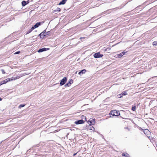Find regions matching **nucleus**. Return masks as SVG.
<instances>
[{
    "label": "nucleus",
    "mask_w": 157,
    "mask_h": 157,
    "mask_svg": "<svg viewBox=\"0 0 157 157\" xmlns=\"http://www.w3.org/2000/svg\"><path fill=\"white\" fill-rule=\"evenodd\" d=\"M57 11H60V9L59 8H57Z\"/></svg>",
    "instance_id": "nucleus-24"
},
{
    "label": "nucleus",
    "mask_w": 157,
    "mask_h": 157,
    "mask_svg": "<svg viewBox=\"0 0 157 157\" xmlns=\"http://www.w3.org/2000/svg\"><path fill=\"white\" fill-rule=\"evenodd\" d=\"M103 56L102 54H101L100 52H98L95 53L94 55V56L95 58H98L101 57Z\"/></svg>",
    "instance_id": "nucleus-2"
},
{
    "label": "nucleus",
    "mask_w": 157,
    "mask_h": 157,
    "mask_svg": "<svg viewBox=\"0 0 157 157\" xmlns=\"http://www.w3.org/2000/svg\"><path fill=\"white\" fill-rule=\"evenodd\" d=\"M1 71L2 72V73L3 74H4L5 73V72L4 71V70L3 69H2L1 70Z\"/></svg>",
    "instance_id": "nucleus-23"
},
{
    "label": "nucleus",
    "mask_w": 157,
    "mask_h": 157,
    "mask_svg": "<svg viewBox=\"0 0 157 157\" xmlns=\"http://www.w3.org/2000/svg\"><path fill=\"white\" fill-rule=\"evenodd\" d=\"M125 156V157H129V155L128 154H126Z\"/></svg>",
    "instance_id": "nucleus-25"
},
{
    "label": "nucleus",
    "mask_w": 157,
    "mask_h": 157,
    "mask_svg": "<svg viewBox=\"0 0 157 157\" xmlns=\"http://www.w3.org/2000/svg\"><path fill=\"white\" fill-rule=\"evenodd\" d=\"M135 109H136V107L135 106L132 107V110H133V111H135Z\"/></svg>",
    "instance_id": "nucleus-21"
},
{
    "label": "nucleus",
    "mask_w": 157,
    "mask_h": 157,
    "mask_svg": "<svg viewBox=\"0 0 157 157\" xmlns=\"http://www.w3.org/2000/svg\"><path fill=\"white\" fill-rule=\"evenodd\" d=\"M2 100V98H0V101H1Z\"/></svg>",
    "instance_id": "nucleus-31"
},
{
    "label": "nucleus",
    "mask_w": 157,
    "mask_h": 157,
    "mask_svg": "<svg viewBox=\"0 0 157 157\" xmlns=\"http://www.w3.org/2000/svg\"><path fill=\"white\" fill-rule=\"evenodd\" d=\"M88 122L90 124H94L95 123V119H91Z\"/></svg>",
    "instance_id": "nucleus-6"
},
{
    "label": "nucleus",
    "mask_w": 157,
    "mask_h": 157,
    "mask_svg": "<svg viewBox=\"0 0 157 157\" xmlns=\"http://www.w3.org/2000/svg\"><path fill=\"white\" fill-rule=\"evenodd\" d=\"M32 31V30L30 29L28 30V31L27 32L26 34H29V33H31Z\"/></svg>",
    "instance_id": "nucleus-17"
},
{
    "label": "nucleus",
    "mask_w": 157,
    "mask_h": 157,
    "mask_svg": "<svg viewBox=\"0 0 157 157\" xmlns=\"http://www.w3.org/2000/svg\"><path fill=\"white\" fill-rule=\"evenodd\" d=\"M41 24V23L40 22H37L35 24V25H34L35 26L36 28L38 27H39V26Z\"/></svg>",
    "instance_id": "nucleus-14"
},
{
    "label": "nucleus",
    "mask_w": 157,
    "mask_h": 157,
    "mask_svg": "<svg viewBox=\"0 0 157 157\" xmlns=\"http://www.w3.org/2000/svg\"><path fill=\"white\" fill-rule=\"evenodd\" d=\"M86 72V70L85 69H83L82 70L80 71L78 74L80 75H81L82 74L85 73Z\"/></svg>",
    "instance_id": "nucleus-12"
},
{
    "label": "nucleus",
    "mask_w": 157,
    "mask_h": 157,
    "mask_svg": "<svg viewBox=\"0 0 157 157\" xmlns=\"http://www.w3.org/2000/svg\"><path fill=\"white\" fill-rule=\"evenodd\" d=\"M73 83V80L72 79H70V81L67 82L65 85V86L67 87L71 86V84Z\"/></svg>",
    "instance_id": "nucleus-4"
},
{
    "label": "nucleus",
    "mask_w": 157,
    "mask_h": 157,
    "mask_svg": "<svg viewBox=\"0 0 157 157\" xmlns=\"http://www.w3.org/2000/svg\"><path fill=\"white\" fill-rule=\"evenodd\" d=\"M49 32H48L47 33H46V34L48 35V33Z\"/></svg>",
    "instance_id": "nucleus-28"
},
{
    "label": "nucleus",
    "mask_w": 157,
    "mask_h": 157,
    "mask_svg": "<svg viewBox=\"0 0 157 157\" xmlns=\"http://www.w3.org/2000/svg\"><path fill=\"white\" fill-rule=\"evenodd\" d=\"M92 128H93V129L91 128V129H90V130L93 131L94 130V128L93 127H92Z\"/></svg>",
    "instance_id": "nucleus-27"
},
{
    "label": "nucleus",
    "mask_w": 157,
    "mask_h": 157,
    "mask_svg": "<svg viewBox=\"0 0 157 157\" xmlns=\"http://www.w3.org/2000/svg\"><path fill=\"white\" fill-rule=\"evenodd\" d=\"M22 5L23 6H25L27 4V3H26V2L25 1H23L22 2Z\"/></svg>",
    "instance_id": "nucleus-15"
},
{
    "label": "nucleus",
    "mask_w": 157,
    "mask_h": 157,
    "mask_svg": "<svg viewBox=\"0 0 157 157\" xmlns=\"http://www.w3.org/2000/svg\"><path fill=\"white\" fill-rule=\"evenodd\" d=\"M8 82V79L2 81L0 83V85L6 83Z\"/></svg>",
    "instance_id": "nucleus-13"
},
{
    "label": "nucleus",
    "mask_w": 157,
    "mask_h": 157,
    "mask_svg": "<svg viewBox=\"0 0 157 157\" xmlns=\"http://www.w3.org/2000/svg\"><path fill=\"white\" fill-rule=\"evenodd\" d=\"M156 147H157V146H156Z\"/></svg>",
    "instance_id": "nucleus-32"
},
{
    "label": "nucleus",
    "mask_w": 157,
    "mask_h": 157,
    "mask_svg": "<svg viewBox=\"0 0 157 157\" xmlns=\"http://www.w3.org/2000/svg\"><path fill=\"white\" fill-rule=\"evenodd\" d=\"M126 52H122L120 54H117V55H116V56H116V57H118L119 58L121 57L124 55L125 54Z\"/></svg>",
    "instance_id": "nucleus-7"
},
{
    "label": "nucleus",
    "mask_w": 157,
    "mask_h": 157,
    "mask_svg": "<svg viewBox=\"0 0 157 157\" xmlns=\"http://www.w3.org/2000/svg\"><path fill=\"white\" fill-rule=\"evenodd\" d=\"M67 79L65 77H64L63 78L61 81L60 84V86H62L67 81Z\"/></svg>",
    "instance_id": "nucleus-3"
},
{
    "label": "nucleus",
    "mask_w": 157,
    "mask_h": 157,
    "mask_svg": "<svg viewBox=\"0 0 157 157\" xmlns=\"http://www.w3.org/2000/svg\"><path fill=\"white\" fill-rule=\"evenodd\" d=\"M67 0H62L59 4V5H63L65 3Z\"/></svg>",
    "instance_id": "nucleus-11"
},
{
    "label": "nucleus",
    "mask_w": 157,
    "mask_h": 157,
    "mask_svg": "<svg viewBox=\"0 0 157 157\" xmlns=\"http://www.w3.org/2000/svg\"><path fill=\"white\" fill-rule=\"evenodd\" d=\"M83 123L84 121L83 120H79L78 121H75V123L76 124H83Z\"/></svg>",
    "instance_id": "nucleus-8"
},
{
    "label": "nucleus",
    "mask_w": 157,
    "mask_h": 157,
    "mask_svg": "<svg viewBox=\"0 0 157 157\" xmlns=\"http://www.w3.org/2000/svg\"><path fill=\"white\" fill-rule=\"evenodd\" d=\"M109 114H111L113 116H117L120 115L119 112L116 110L111 111Z\"/></svg>",
    "instance_id": "nucleus-1"
},
{
    "label": "nucleus",
    "mask_w": 157,
    "mask_h": 157,
    "mask_svg": "<svg viewBox=\"0 0 157 157\" xmlns=\"http://www.w3.org/2000/svg\"><path fill=\"white\" fill-rule=\"evenodd\" d=\"M76 154H77L76 153L74 154L73 155L74 156Z\"/></svg>",
    "instance_id": "nucleus-29"
},
{
    "label": "nucleus",
    "mask_w": 157,
    "mask_h": 157,
    "mask_svg": "<svg viewBox=\"0 0 157 157\" xmlns=\"http://www.w3.org/2000/svg\"><path fill=\"white\" fill-rule=\"evenodd\" d=\"M153 44L154 45H157V43L155 41L153 43Z\"/></svg>",
    "instance_id": "nucleus-19"
},
{
    "label": "nucleus",
    "mask_w": 157,
    "mask_h": 157,
    "mask_svg": "<svg viewBox=\"0 0 157 157\" xmlns=\"http://www.w3.org/2000/svg\"><path fill=\"white\" fill-rule=\"evenodd\" d=\"M25 106V105L21 104L20 105H19V108H21V107H24Z\"/></svg>",
    "instance_id": "nucleus-18"
},
{
    "label": "nucleus",
    "mask_w": 157,
    "mask_h": 157,
    "mask_svg": "<svg viewBox=\"0 0 157 157\" xmlns=\"http://www.w3.org/2000/svg\"><path fill=\"white\" fill-rule=\"evenodd\" d=\"M127 94L126 93V92H124L118 95V97L120 98L123 97V96L126 95Z\"/></svg>",
    "instance_id": "nucleus-10"
},
{
    "label": "nucleus",
    "mask_w": 157,
    "mask_h": 157,
    "mask_svg": "<svg viewBox=\"0 0 157 157\" xmlns=\"http://www.w3.org/2000/svg\"><path fill=\"white\" fill-rule=\"evenodd\" d=\"M40 37L42 38V36L43 38L44 36H45L46 35V33L45 31L44 30L43 31V32L41 33L40 34Z\"/></svg>",
    "instance_id": "nucleus-9"
},
{
    "label": "nucleus",
    "mask_w": 157,
    "mask_h": 157,
    "mask_svg": "<svg viewBox=\"0 0 157 157\" xmlns=\"http://www.w3.org/2000/svg\"><path fill=\"white\" fill-rule=\"evenodd\" d=\"M48 50H49V48H44L39 50L38 52H40L44 51H45Z\"/></svg>",
    "instance_id": "nucleus-5"
},
{
    "label": "nucleus",
    "mask_w": 157,
    "mask_h": 157,
    "mask_svg": "<svg viewBox=\"0 0 157 157\" xmlns=\"http://www.w3.org/2000/svg\"><path fill=\"white\" fill-rule=\"evenodd\" d=\"M17 78V77H16V78L12 77L10 78H8V81H12V80H13V79H15Z\"/></svg>",
    "instance_id": "nucleus-16"
},
{
    "label": "nucleus",
    "mask_w": 157,
    "mask_h": 157,
    "mask_svg": "<svg viewBox=\"0 0 157 157\" xmlns=\"http://www.w3.org/2000/svg\"><path fill=\"white\" fill-rule=\"evenodd\" d=\"M82 39L84 38V37H80V39H82Z\"/></svg>",
    "instance_id": "nucleus-30"
},
{
    "label": "nucleus",
    "mask_w": 157,
    "mask_h": 157,
    "mask_svg": "<svg viewBox=\"0 0 157 157\" xmlns=\"http://www.w3.org/2000/svg\"><path fill=\"white\" fill-rule=\"evenodd\" d=\"M20 52V51H18V52H15L14 53V54H19Z\"/></svg>",
    "instance_id": "nucleus-22"
},
{
    "label": "nucleus",
    "mask_w": 157,
    "mask_h": 157,
    "mask_svg": "<svg viewBox=\"0 0 157 157\" xmlns=\"http://www.w3.org/2000/svg\"><path fill=\"white\" fill-rule=\"evenodd\" d=\"M125 155H126V154H125L124 153H122V156H125Z\"/></svg>",
    "instance_id": "nucleus-26"
},
{
    "label": "nucleus",
    "mask_w": 157,
    "mask_h": 157,
    "mask_svg": "<svg viewBox=\"0 0 157 157\" xmlns=\"http://www.w3.org/2000/svg\"><path fill=\"white\" fill-rule=\"evenodd\" d=\"M36 28L35 27V26L34 25V26H33L31 29H31L32 30V31L33 30V29H35Z\"/></svg>",
    "instance_id": "nucleus-20"
}]
</instances>
